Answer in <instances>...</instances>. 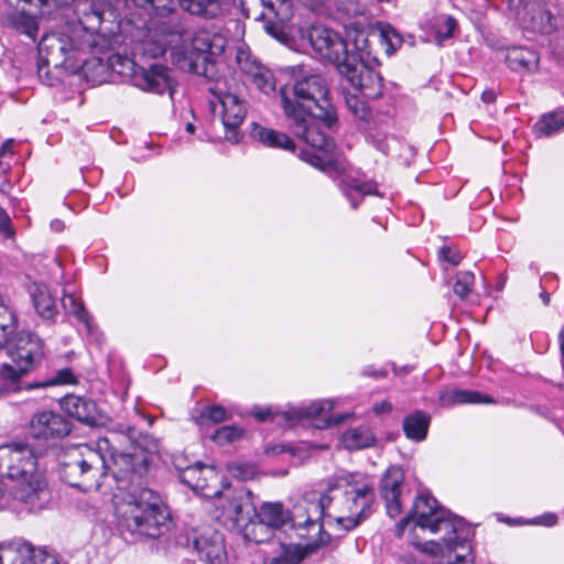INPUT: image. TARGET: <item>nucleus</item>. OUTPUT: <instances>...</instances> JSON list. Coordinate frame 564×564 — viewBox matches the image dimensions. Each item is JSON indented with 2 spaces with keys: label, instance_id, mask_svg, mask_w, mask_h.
<instances>
[{
  "label": "nucleus",
  "instance_id": "nucleus-17",
  "mask_svg": "<svg viewBox=\"0 0 564 564\" xmlns=\"http://www.w3.org/2000/svg\"><path fill=\"white\" fill-rule=\"evenodd\" d=\"M0 564H62L56 552L35 549L29 543L0 545Z\"/></svg>",
  "mask_w": 564,
  "mask_h": 564
},
{
  "label": "nucleus",
  "instance_id": "nucleus-35",
  "mask_svg": "<svg viewBox=\"0 0 564 564\" xmlns=\"http://www.w3.org/2000/svg\"><path fill=\"white\" fill-rule=\"evenodd\" d=\"M236 62L240 72L246 76L247 82L264 67V65L251 54L250 50L243 46L237 48Z\"/></svg>",
  "mask_w": 564,
  "mask_h": 564
},
{
  "label": "nucleus",
  "instance_id": "nucleus-21",
  "mask_svg": "<svg viewBox=\"0 0 564 564\" xmlns=\"http://www.w3.org/2000/svg\"><path fill=\"white\" fill-rule=\"evenodd\" d=\"M403 482L404 474L399 466L388 468L380 481V495L386 501L387 513L392 519L397 518L402 512L400 498Z\"/></svg>",
  "mask_w": 564,
  "mask_h": 564
},
{
  "label": "nucleus",
  "instance_id": "nucleus-55",
  "mask_svg": "<svg viewBox=\"0 0 564 564\" xmlns=\"http://www.w3.org/2000/svg\"><path fill=\"white\" fill-rule=\"evenodd\" d=\"M392 410V404L388 401H382L373 405V412L376 414L389 413Z\"/></svg>",
  "mask_w": 564,
  "mask_h": 564
},
{
  "label": "nucleus",
  "instance_id": "nucleus-42",
  "mask_svg": "<svg viewBox=\"0 0 564 564\" xmlns=\"http://www.w3.org/2000/svg\"><path fill=\"white\" fill-rule=\"evenodd\" d=\"M263 95H271L276 90V82L272 72L268 67H263L261 72L257 73L251 79L248 80Z\"/></svg>",
  "mask_w": 564,
  "mask_h": 564
},
{
  "label": "nucleus",
  "instance_id": "nucleus-28",
  "mask_svg": "<svg viewBox=\"0 0 564 564\" xmlns=\"http://www.w3.org/2000/svg\"><path fill=\"white\" fill-rule=\"evenodd\" d=\"M33 305L40 316L52 319L57 314L55 300L44 284L34 283L30 289Z\"/></svg>",
  "mask_w": 564,
  "mask_h": 564
},
{
  "label": "nucleus",
  "instance_id": "nucleus-25",
  "mask_svg": "<svg viewBox=\"0 0 564 564\" xmlns=\"http://www.w3.org/2000/svg\"><path fill=\"white\" fill-rule=\"evenodd\" d=\"M375 33L378 31L370 32L364 28L362 23L358 22L354 31L348 33L352 46V48L348 47L349 54L355 55L357 61L362 63L377 62L371 46V39H378V36H373Z\"/></svg>",
  "mask_w": 564,
  "mask_h": 564
},
{
  "label": "nucleus",
  "instance_id": "nucleus-63",
  "mask_svg": "<svg viewBox=\"0 0 564 564\" xmlns=\"http://www.w3.org/2000/svg\"><path fill=\"white\" fill-rule=\"evenodd\" d=\"M558 339H560V348H561L562 355L564 356V327L561 329V332L558 334Z\"/></svg>",
  "mask_w": 564,
  "mask_h": 564
},
{
  "label": "nucleus",
  "instance_id": "nucleus-48",
  "mask_svg": "<svg viewBox=\"0 0 564 564\" xmlns=\"http://www.w3.org/2000/svg\"><path fill=\"white\" fill-rule=\"evenodd\" d=\"M456 28L457 21L452 17H447L436 31L438 41L443 42L444 40L453 37Z\"/></svg>",
  "mask_w": 564,
  "mask_h": 564
},
{
  "label": "nucleus",
  "instance_id": "nucleus-39",
  "mask_svg": "<svg viewBox=\"0 0 564 564\" xmlns=\"http://www.w3.org/2000/svg\"><path fill=\"white\" fill-rule=\"evenodd\" d=\"M78 382L77 377L70 368L59 369L54 376L48 379L34 381L26 386V389L47 388L53 386L63 384H76Z\"/></svg>",
  "mask_w": 564,
  "mask_h": 564
},
{
  "label": "nucleus",
  "instance_id": "nucleus-30",
  "mask_svg": "<svg viewBox=\"0 0 564 564\" xmlns=\"http://www.w3.org/2000/svg\"><path fill=\"white\" fill-rule=\"evenodd\" d=\"M230 0H178L183 10L197 15L215 18Z\"/></svg>",
  "mask_w": 564,
  "mask_h": 564
},
{
  "label": "nucleus",
  "instance_id": "nucleus-27",
  "mask_svg": "<svg viewBox=\"0 0 564 564\" xmlns=\"http://www.w3.org/2000/svg\"><path fill=\"white\" fill-rule=\"evenodd\" d=\"M254 517L274 531L282 528L291 518L280 502H264L259 509H252Z\"/></svg>",
  "mask_w": 564,
  "mask_h": 564
},
{
  "label": "nucleus",
  "instance_id": "nucleus-45",
  "mask_svg": "<svg viewBox=\"0 0 564 564\" xmlns=\"http://www.w3.org/2000/svg\"><path fill=\"white\" fill-rule=\"evenodd\" d=\"M242 433L243 431L241 429L235 425H227L219 427L215 432L213 440L219 445H226L239 440L242 436Z\"/></svg>",
  "mask_w": 564,
  "mask_h": 564
},
{
  "label": "nucleus",
  "instance_id": "nucleus-59",
  "mask_svg": "<svg viewBox=\"0 0 564 564\" xmlns=\"http://www.w3.org/2000/svg\"><path fill=\"white\" fill-rule=\"evenodd\" d=\"M346 9H347L348 11H350V10H351V11H354V13H355L356 15H362V14H364V12L361 11V9L359 8V4H358L357 2H355V1H348V2L346 3Z\"/></svg>",
  "mask_w": 564,
  "mask_h": 564
},
{
  "label": "nucleus",
  "instance_id": "nucleus-13",
  "mask_svg": "<svg viewBox=\"0 0 564 564\" xmlns=\"http://www.w3.org/2000/svg\"><path fill=\"white\" fill-rule=\"evenodd\" d=\"M37 74L46 83L48 79L47 67H66L73 52V43L68 36L63 34H45L37 46Z\"/></svg>",
  "mask_w": 564,
  "mask_h": 564
},
{
  "label": "nucleus",
  "instance_id": "nucleus-9",
  "mask_svg": "<svg viewBox=\"0 0 564 564\" xmlns=\"http://www.w3.org/2000/svg\"><path fill=\"white\" fill-rule=\"evenodd\" d=\"M522 28L540 34L560 33L564 36V8L542 0H533L518 17Z\"/></svg>",
  "mask_w": 564,
  "mask_h": 564
},
{
  "label": "nucleus",
  "instance_id": "nucleus-20",
  "mask_svg": "<svg viewBox=\"0 0 564 564\" xmlns=\"http://www.w3.org/2000/svg\"><path fill=\"white\" fill-rule=\"evenodd\" d=\"M220 106L223 124L226 128V139L232 143L239 141L238 128L247 115L246 104L237 95L231 93H221L216 95Z\"/></svg>",
  "mask_w": 564,
  "mask_h": 564
},
{
  "label": "nucleus",
  "instance_id": "nucleus-32",
  "mask_svg": "<svg viewBox=\"0 0 564 564\" xmlns=\"http://www.w3.org/2000/svg\"><path fill=\"white\" fill-rule=\"evenodd\" d=\"M243 538L247 541L260 544L271 540L274 534V530L269 525L260 521L259 518L251 516V518L241 528Z\"/></svg>",
  "mask_w": 564,
  "mask_h": 564
},
{
  "label": "nucleus",
  "instance_id": "nucleus-24",
  "mask_svg": "<svg viewBox=\"0 0 564 564\" xmlns=\"http://www.w3.org/2000/svg\"><path fill=\"white\" fill-rule=\"evenodd\" d=\"M61 406L68 415L87 425L95 426L102 421V415L91 399L69 394L61 400Z\"/></svg>",
  "mask_w": 564,
  "mask_h": 564
},
{
  "label": "nucleus",
  "instance_id": "nucleus-12",
  "mask_svg": "<svg viewBox=\"0 0 564 564\" xmlns=\"http://www.w3.org/2000/svg\"><path fill=\"white\" fill-rule=\"evenodd\" d=\"M36 470V456L25 443H12L0 448V473L13 480H26Z\"/></svg>",
  "mask_w": 564,
  "mask_h": 564
},
{
  "label": "nucleus",
  "instance_id": "nucleus-57",
  "mask_svg": "<svg viewBox=\"0 0 564 564\" xmlns=\"http://www.w3.org/2000/svg\"><path fill=\"white\" fill-rule=\"evenodd\" d=\"M13 145V139H8L7 141H4L0 148V156L6 155L7 153H12Z\"/></svg>",
  "mask_w": 564,
  "mask_h": 564
},
{
  "label": "nucleus",
  "instance_id": "nucleus-7",
  "mask_svg": "<svg viewBox=\"0 0 564 564\" xmlns=\"http://www.w3.org/2000/svg\"><path fill=\"white\" fill-rule=\"evenodd\" d=\"M329 498L335 501V514H328V517L334 518L338 530L348 532L366 519L375 500V495L371 487L366 484L360 486L347 485L339 496Z\"/></svg>",
  "mask_w": 564,
  "mask_h": 564
},
{
  "label": "nucleus",
  "instance_id": "nucleus-51",
  "mask_svg": "<svg viewBox=\"0 0 564 564\" xmlns=\"http://www.w3.org/2000/svg\"><path fill=\"white\" fill-rule=\"evenodd\" d=\"M301 158L311 165L324 170V160L316 153L313 152H301Z\"/></svg>",
  "mask_w": 564,
  "mask_h": 564
},
{
  "label": "nucleus",
  "instance_id": "nucleus-11",
  "mask_svg": "<svg viewBox=\"0 0 564 564\" xmlns=\"http://www.w3.org/2000/svg\"><path fill=\"white\" fill-rule=\"evenodd\" d=\"M122 66L130 72L132 85L145 93L162 95L169 91L172 97L175 91V80L171 76L169 67L162 64H152L142 67L131 59H122Z\"/></svg>",
  "mask_w": 564,
  "mask_h": 564
},
{
  "label": "nucleus",
  "instance_id": "nucleus-37",
  "mask_svg": "<svg viewBox=\"0 0 564 564\" xmlns=\"http://www.w3.org/2000/svg\"><path fill=\"white\" fill-rule=\"evenodd\" d=\"M62 306L67 314L74 315L78 322L83 323L90 330L91 317L79 299L73 293L64 292Z\"/></svg>",
  "mask_w": 564,
  "mask_h": 564
},
{
  "label": "nucleus",
  "instance_id": "nucleus-47",
  "mask_svg": "<svg viewBox=\"0 0 564 564\" xmlns=\"http://www.w3.org/2000/svg\"><path fill=\"white\" fill-rule=\"evenodd\" d=\"M346 105L351 113L360 120H367L369 117V108L367 104L355 95L345 97Z\"/></svg>",
  "mask_w": 564,
  "mask_h": 564
},
{
  "label": "nucleus",
  "instance_id": "nucleus-62",
  "mask_svg": "<svg viewBox=\"0 0 564 564\" xmlns=\"http://www.w3.org/2000/svg\"><path fill=\"white\" fill-rule=\"evenodd\" d=\"M265 30L268 33H270L272 36H274L278 40H281V33L278 32L276 28L274 25H267Z\"/></svg>",
  "mask_w": 564,
  "mask_h": 564
},
{
  "label": "nucleus",
  "instance_id": "nucleus-36",
  "mask_svg": "<svg viewBox=\"0 0 564 564\" xmlns=\"http://www.w3.org/2000/svg\"><path fill=\"white\" fill-rule=\"evenodd\" d=\"M564 128V111L550 112L541 117L535 123L538 135L550 137Z\"/></svg>",
  "mask_w": 564,
  "mask_h": 564
},
{
  "label": "nucleus",
  "instance_id": "nucleus-16",
  "mask_svg": "<svg viewBox=\"0 0 564 564\" xmlns=\"http://www.w3.org/2000/svg\"><path fill=\"white\" fill-rule=\"evenodd\" d=\"M333 408V401L319 400L308 405L292 408L284 412V416L286 421L292 423L310 420L316 429H327L343 423L350 415L349 413L334 415L332 414Z\"/></svg>",
  "mask_w": 564,
  "mask_h": 564
},
{
  "label": "nucleus",
  "instance_id": "nucleus-31",
  "mask_svg": "<svg viewBox=\"0 0 564 564\" xmlns=\"http://www.w3.org/2000/svg\"><path fill=\"white\" fill-rule=\"evenodd\" d=\"M375 442V434L366 426L349 429L341 435L344 447L350 451L370 447Z\"/></svg>",
  "mask_w": 564,
  "mask_h": 564
},
{
  "label": "nucleus",
  "instance_id": "nucleus-18",
  "mask_svg": "<svg viewBox=\"0 0 564 564\" xmlns=\"http://www.w3.org/2000/svg\"><path fill=\"white\" fill-rule=\"evenodd\" d=\"M70 422L61 413L44 410L34 413L29 422V436L39 441L59 440L69 434Z\"/></svg>",
  "mask_w": 564,
  "mask_h": 564
},
{
  "label": "nucleus",
  "instance_id": "nucleus-10",
  "mask_svg": "<svg viewBox=\"0 0 564 564\" xmlns=\"http://www.w3.org/2000/svg\"><path fill=\"white\" fill-rule=\"evenodd\" d=\"M301 34L322 58L334 63L337 69L351 56L348 43L338 33L323 25H312L302 30Z\"/></svg>",
  "mask_w": 564,
  "mask_h": 564
},
{
  "label": "nucleus",
  "instance_id": "nucleus-40",
  "mask_svg": "<svg viewBox=\"0 0 564 564\" xmlns=\"http://www.w3.org/2000/svg\"><path fill=\"white\" fill-rule=\"evenodd\" d=\"M15 330V315L13 311L0 300V347L4 345Z\"/></svg>",
  "mask_w": 564,
  "mask_h": 564
},
{
  "label": "nucleus",
  "instance_id": "nucleus-60",
  "mask_svg": "<svg viewBox=\"0 0 564 564\" xmlns=\"http://www.w3.org/2000/svg\"><path fill=\"white\" fill-rule=\"evenodd\" d=\"M51 228L55 232H61L64 230L65 225L61 219H54L51 221Z\"/></svg>",
  "mask_w": 564,
  "mask_h": 564
},
{
  "label": "nucleus",
  "instance_id": "nucleus-61",
  "mask_svg": "<svg viewBox=\"0 0 564 564\" xmlns=\"http://www.w3.org/2000/svg\"><path fill=\"white\" fill-rule=\"evenodd\" d=\"M7 502H8V498L6 495V489H4L3 484L0 481V508L4 507Z\"/></svg>",
  "mask_w": 564,
  "mask_h": 564
},
{
  "label": "nucleus",
  "instance_id": "nucleus-4",
  "mask_svg": "<svg viewBox=\"0 0 564 564\" xmlns=\"http://www.w3.org/2000/svg\"><path fill=\"white\" fill-rule=\"evenodd\" d=\"M109 449V438L101 437L96 448L89 445H79L68 452L59 464V477L72 487L83 491L97 490L101 486V478L110 467L108 458L102 451Z\"/></svg>",
  "mask_w": 564,
  "mask_h": 564
},
{
  "label": "nucleus",
  "instance_id": "nucleus-8",
  "mask_svg": "<svg viewBox=\"0 0 564 564\" xmlns=\"http://www.w3.org/2000/svg\"><path fill=\"white\" fill-rule=\"evenodd\" d=\"M226 46L224 36L202 30L194 34L191 43L178 54L177 64L182 69L208 77L214 58Z\"/></svg>",
  "mask_w": 564,
  "mask_h": 564
},
{
  "label": "nucleus",
  "instance_id": "nucleus-2",
  "mask_svg": "<svg viewBox=\"0 0 564 564\" xmlns=\"http://www.w3.org/2000/svg\"><path fill=\"white\" fill-rule=\"evenodd\" d=\"M410 523H413V539H415L416 529L432 534L444 532L438 542H427L424 551L433 552V549L426 547L427 545L455 550L468 539V529L465 528L463 519L442 508L429 492L423 491L417 495L411 511L395 524L397 535L401 536ZM412 544L417 547L421 545L415 540H412Z\"/></svg>",
  "mask_w": 564,
  "mask_h": 564
},
{
  "label": "nucleus",
  "instance_id": "nucleus-58",
  "mask_svg": "<svg viewBox=\"0 0 564 564\" xmlns=\"http://www.w3.org/2000/svg\"><path fill=\"white\" fill-rule=\"evenodd\" d=\"M481 100L487 104L494 102L496 100V93L492 89L485 90L481 94Z\"/></svg>",
  "mask_w": 564,
  "mask_h": 564
},
{
  "label": "nucleus",
  "instance_id": "nucleus-43",
  "mask_svg": "<svg viewBox=\"0 0 564 564\" xmlns=\"http://www.w3.org/2000/svg\"><path fill=\"white\" fill-rule=\"evenodd\" d=\"M474 283V273L470 271H460L456 274L453 291L459 299L465 300L471 292Z\"/></svg>",
  "mask_w": 564,
  "mask_h": 564
},
{
  "label": "nucleus",
  "instance_id": "nucleus-38",
  "mask_svg": "<svg viewBox=\"0 0 564 564\" xmlns=\"http://www.w3.org/2000/svg\"><path fill=\"white\" fill-rule=\"evenodd\" d=\"M507 63L513 70H530L538 64V57L531 51L513 50L508 54Z\"/></svg>",
  "mask_w": 564,
  "mask_h": 564
},
{
  "label": "nucleus",
  "instance_id": "nucleus-34",
  "mask_svg": "<svg viewBox=\"0 0 564 564\" xmlns=\"http://www.w3.org/2000/svg\"><path fill=\"white\" fill-rule=\"evenodd\" d=\"M442 400L448 404L490 403L492 400L477 391L452 389L442 394Z\"/></svg>",
  "mask_w": 564,
  "mask_h": 564
},
{
  "label": "nucleus",
  "instance_id": "nucleus-50",
  "mask_svg": "<svg viewBox=\"0 0 564 564\" xmlns=\"http://www.w3.org/2000/svg\"><path fill=\"white\" fill-rule=\"evenodd\" d=\"M0 231L6 237H11L13 235V230L11 228V219L7 212L0 207Z\"/></svg>",
  "mask_w": 564,
  "mask_h": 564
},
{
  "label": "nucleus",
  "instance_id": "nucleus-49",
  "mask_svg": "<svg viewBox=\"0 0 564 564\" xmlns=\"http://www.w3.org/2000/svg\"><path fill=\"white\" fill-rule=\"evenodd\" d=\"M158 15H167L174 10V0H148Z\"/></svg>",
  "mask_w": 564,
  "mask_h": 564
},
{
  "label": "nucleus",
  "instance_id": "nucleus-22",
  "mask_svg": "<svg viewBox=\"0 0 564 564\" xmlns=\"http://www.w3.org/2000/svg\"><path fill=\"white\" fill-rule=\"evenodd\" d=\"M193 545L202 560L208 564H225L227 552L224 535L210 528L193 536Z\"/></svg>",
  "mask_w": 564,
  "mask_h": 564
},
{
  "label": "nucleus",
  "instance_id": "nucleus-54",
  "mask_svg": "<svg viewBox=\"0 0 564 564\" xmlns=\"http://www.w3.org/2000/svg\"><path fill=\"white\" fill-rule=\"evenodd\" d=\"M24 2H28V3H34L35 6H44V4H48L50 2H52L54 6L56 7H63V6H67L73 0H23Z\"/></svg>",
  "mask_w": 564,
  "mask_h": 564
},
{
  "label": "nucleus",
  "instance_id": "nucleus-64",
  "mask_svg": "<svg viewBox=\"0 0 564 564\" xmlns=\"http://www.w3.org/2000/svg\"><path fill=\"white\" fill-rule=\"evenodd\" d=\"M377 148H378L380 151H382L383 153H387V152H388V145H387V143H386V142H383V141H379V142L377 143Z\"/></svg>",
  "mask_w": 564,
  "mask_h": 564
},
{
  "label": "nucleus",
  "instance_id": "nucleus-52",
  "mask_svg": "<svg viewBox=\"0 0 564 564\" xmlns=\"http://www.w3.org/2000/svg\"><path fill=\"white\" fill-rule=\"evenodd\" d=\"M440 254L443 257L444 260L452 263L453 265H457L462 260V257L457 251H454L447 247L442 248L440 250Z\"/></svg>",
  "mask_w": 564,
  "mask_h": 564
},
{
  "label": "nucleus",
  "instance_id": "nucleus-3",
  "mask_svg": "<svg viewBox=\"0 0 564 564\" xmlns=\"http://www.w3.org/2000/svg\"><path fill=\"white\" fill-rule=\"evenodd\" d=\"M115 507L119 524L131 533L158 539L171 528L167 508L152 489L135 488L116 496Z\"/></svg>",
  "mask_w": 564,
  "mask_h": 564
},
{
  "label": "nucleus",
  "instance_id": "nucleus-56",
  "mask_svg": "<svg viewBox=\"0 0 564 564\" xmlns=\"http://www.w3.org/2000/svg\"><path fill=\"white\" fill-rule=\"evenodd\" d=\"M252 413L259 421H265L271 416L270 409L264 410V409H260V408H254Z\"/></svg>",
  "mask_w": 564,
  "mask_h": 564
},
{
  "label": "nucleus",
  "instance_id": "nucleus-19",
  "mask_svg": "<svg viewBox=\"0 0 564 564\" xmlns=\"http://www.w3.org/2000/svg\"><path fill=\"white\" fill-rule=\"evenodd\" d=\"M102 452V456L108 458V463L110 465L106 471L110 470L117 480H124L132 475L141 476L147 471L148 459L141 451L132 454L119 453L109 443V449Z\"/></svg>",
  "mask_w": 564,
  "mask_h": 564
},
{
  "label": "nucleus",
  "instance_id": "nucleus-41",
  "mask_svg": "<svg viewBox=\"0 0 564 564\" xmlns=\"http://www.w3.org/2000/svg\"><path fill=\"white\" fill-rule=\"evenodd\" d=\"M310 554L304 545H282L281 554L271 564H299Z\"/></svg>",
  "mask_w": 564,
  "mask_h": 564
},
{
  "label": "nucleus",
  "instance_id": "nucleus-15",
  "mask_svg": "<svg viewBox=\"0 0 564 564\" xmlns=\"http://www.w3.org/2000/svg\"><path fill=\"white\" fill-rule=\"evenodd\" d=\"M180 460L181 459H176L175 468L178 471V478L183 484L188 486L195 492L207 498L220 495L217 487L220 477L213 466L204 465L199 462H196L191 466H183Z\"/></svg>",
  "mask_w": 564,
  "mask_h": 564
},
{
  "label": "nucleus",
  "instance_id": "nucleus-1",
  "mask_svg": "<svg viewBox=\"0 0 564 564\" xmlns=\"http://www.w3.org/2000/svg\"><path fill=\"white\" fill-rule=\"evenodd\" d=\"M278 97L288 129L313 149L333 152L334 139L316 123L319 121L328 129L338 123L327 80L316 73L294 77L280 87Z\"/></svg>",
  "mask_w": 564,
  "mask_h": 564
},
{
  "label": "nucleus",
  "instance_id": "nucleus-33",
  "mask_svg": "<svg viewBox=\"0 0 564 564\" xmlns=\"http://www.w3.org/2000/svg\"><path fill=\"white\" fill-rule=\"evenodd\" d=\"M344 195L350 200L351 207L356 209L365 195L377 194L376 184L371 182L352 181L350 183H340Z\"/></svg>",
  "mask_w": 564,
  "mask_h": 564
},
{
  "label": "nucleus",
  "instance_id": "nucleus-6",
  "mask_svg": "<svg viewBox=\"0 0 564 564\" xmlns=\"http://www.w3.org/2000/svg\"><path fill=\"white\" fill-rule=\"evenodd\" d=\"M332 503L329 496L322 495L318 501H310L304 506H297L291 518L292 529L308 553H314L319 547L330 542V534L323 530L319 518Z\"/></svg>",
  "mask_w": 564,
  "mask_h": 564
},
{
  "label": "nucleus",
  "instance_id": "nucleus-44",
  "mask_svg": "<svg viewBox=\"0 0 564 564\" xmlns=\"http://www.w3.org/2000/svg\"><path fill=\"white\" fill-rule=\"evenodd\" d=\"M229 419V414L221 405H209L203 409L200 412L197 422L199 424L205 423H221Z\"/></svg>",
  "mask_w": 564,
  "mask_h": 564
},
{
  "label": "nucleus",
  "instance_id": "nucleus-46",
  "mask_svg": "<svg viewBox=\"0 0 564 564\" xmlns=\"http://www.w3.org/2000/svg\"><path fill=\"white\" fill-rule=\"evenodd\" d=\"M373 36H378V40L387 42L388 54H392L402 43L400 34L390 25L382 28L378 33H375Z\"/></svg>",
  "mask_w": 564,
  "mask_h": 564
},
{
  "label": "nucleus",
  "instance_id": "nucleus-14",
  "mask_svg": "<svg viewBox=\"0 0 564 564\" xmlns=\"http://www.w3.org/2000/svg\"><path fill=\"white\" fill-rule=\"evenodd\" d=\"M368 64L357 61L356 56L351 55L345 63H341L338 72L362 96L376 99L382 94V78Z\"/></svg>",
  "mask_w": 564,
  "mask_h": 564
},
{
  "label": "nucleus",
  "instance_id": "nucleus-26",
  "mask_svg": "<svg viewBox=\"0 0 564 564\" xmlns=\"http://www.w3.org/2000/svg\"><path fill=\"white\" fill-rule=\"evenodd\" d=\"M250 135L253 140L260 142L264 147L290 152L295 151L294 141L285 132L278 131L272 128H267L253 122Z\"/></svg>",
  "mask_w": 564,
  "mask_h": 564
},
{
  "label": "nucleus",
  "instance_id": "nucleus-53",
  "mask_svg": "<svg viewBox=\"0 0 564 564\" xmlns=\"http://www.w3.org/2000/svg\"><path fill=\"white\" fill-rule=\"evenodd\" d=\"M535 524H541L544 527H553L557 523V516L554 513L543 514L534 520Z\"/></svg>",
  "mask_w": 564,
  "mask_h": 564
},
{
  "label": "nucleus",
  "instance_id": "nucleus-23",
  "mask_svg": "<svg viewBox=\"0 0 564 564\" xmlns=\"http://www.w3.org/2000/svg\"><path fill=\"white\" fill-rule=\"evenodd\" d=\"M249 491L235 490L229 492L219 502L221 508V517L225 520L231 521L235 527L241 529L243 524L251 518L250 513L252 503L249 501Z\"/></svg>",
  "mask_w": 564,
  "mask_h": 564
},
{
  "label": "nucleus",
  "instance_id": "nucleus-29",
  "mask_svg": "<svg viewBox=\"0 0 564 564\" xmlns=\"http://www.w3.org/2000/svg\"><path fill=\"white\" fill-rule=\"evenodd\" d=\"M431 417L423 411H414L403 420V431L408 438L421 442L426 438Z\"/></svg>",
  "mask_w": 564,
  "mask_h": 564
},
{
  "label": "nucleus",
  "instance_id": "nucleus-5",
  "mask_svg": "<svg viewBox=\"0 0 564 564\" xmlns=\"http://www.w3.org/2000/svg\"><path fill=\"white\" fill-rule=\"evenodd\" d=\"M10 362L0 366V378L15 382L32 371L44 358L43 340L31 332H19L4 343Z\"/></svg>",
  "mask_w": 564,
  "mask_h": 564
}]
</instances>
